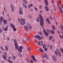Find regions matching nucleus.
<instances>
[{
  "mask_svg": "<svg viewBox=\"0 0 63 63\" xmlns=\"http://www.w3.org/2000/svg\"><path fill=\"white\" fill-rule=\"evenodd\" d=\"M3 22L4 24H7V21H6V20L5 19L3 20Z\"/></svg>",
  "mask_w": 63,
  "mask_h": 63,
  "instance_id": "obj_22",
  "label": "nucleus"
},
{
  "mask_svg": "<svg viewBox=\"0 0 63 63\" xmlns=\"http://www.w3.org/2000/svg\"><path fill=\"white\" fill-rule=\"evenodd\" d=\"M34 8L36 11H38V9L36 7H34Z\"/></svg>",
  "mask_w": 63,
  "mask_h": 63,
  "instance_id": "obj_35",
  "label": "nucleus"
},
{
  "mask_svg": "<svg viewBox=\"0 0 63 63\" xmlns=\"http://www.w3.org/2000/svg\"><path fill=\"white\" fill-rule=\"evenodd\" d=\"M58 34H60V32H59V31H58Z\"/></svg>",
  "mask_w": 63,
  "mask_h": 63,
  "instance_id": "obj_55",
  "label": "nucleus"
},
{
  "mask_svg": "<svg viewBox=\"0 0 63 63\" xmlns=\"http://www.w3.org/2000/svg\"><path fill=\"white\" fill-rule=\"evenodd\" d=\"M4 55H4H2V57L4 59V60H7V59H6V57H7V55L6 54V52H4Z\"/></svg>",
  "mask_w": 63,
  "mask_h": 63,
  "instance_id": "obj_5",
  "label": "nucleus"
},
{
  "mask_svg": "<svg viewBox=\"0 0 63 63\" xmlns=\"http://www.w3.org/2000/svg\"><path fill=\"white\" fill-rule=\"evenodd\" d=\"M8 58H9V59H11V58L10 57H8Z\"/></svg>",
  "mask_w": 63,
  "mask_h": 63,
  "instance_id": "obj_61",
  "label": "nucleus"
},
{
  "mask_svg": "<svg viewBox=\"0 0 63 63\" xmlns=\"http://www.w3.org/2000/svg\"><path fill=\"white\" fill-rule=\"evenodd\" d=\"M56 50L57 51H58V52L59 51V50L57 48L56 49Z\"/></svg>",
  "mask_w": 63,
  "mask_h": 63,
  "instance_id": "obj_48",
  "label": "nucleus"
},
{
  "mask_svg": "<svg viewBox=\"0 0 63 63\" xmlns=\"http://www.w3.org/2000/svg\"><path fill=\"white\" fill-rule=\"evenodd\" d=\"M61 1H59V3H61Z\"/></svg>",
  "mask_w": 63,
  "mask_h": 63,
  "instance_id": "obj_59",
  "label": "nucleus"
},
{
  "mask_svg": "<svg viewBox=\"0 0 63 63\" xmlns=\"http://www.w3.org/2000/svg\"><path fill=\"white\" fill-rule=\"evenodd\" d=\"M43 43H42L41 44V45L42 46H43Z\"/></svg>",
  "mask_w": 63,
  "mask_h": 63,
  "instance_id": "obj_64",
  "label": "nucleus"
},
{
  "mask_svg": "<svg viewBox=\"0 0 63 63\" xmlns=\"http://www.w3.org/2000/svg\"><path fill=\"white\" fill-rule=\"evenodd\" d=\"M19 14L20 15H23V11L21 10V7H20L19 8Z\"/></svg>",
  "mask_w": 63,
  "mask_h": 63,
  "instance_id": "obj_6",
  "label": "nucleus"
},
{
  "mask_svg": "<svg viewBox=\"0 0 63 63\" xmlns=\"http://www.w3.org/2000/svg\"><path fill=\"white\" fill-rule=\"evenodd\" d=\"M2 32V30L1 29H0V33H1Z\"/></svg>",
  "mask_w": 63,
  "mask_h": 63,
  "instance_id": "obj_47",
  "label": "nucleus"
},
{
  "mask_svg": "<svg viewBox=\"0 0 63 63\" xmlns=\"http://www.w3.org/2000/svg\"><path fill=\"white\" fill-rule=\"evenodd\" d=\"M61 6L62 7V8H63V5H61Z\"/></svg>",
  "mask_w": 63,
  "mask_h": 63,
  "instance_id": "obj_63",
  "label": "nucleus"
},
{
  "mask_svg": "<svg viewBox=\"0 0 63 63\" xmlns=\"http://www.w3.org/2000/svg\"><path fill=\"white\" fill-rule=\"evenodd\" d=\"M52 26L53 28V30H55V27L53 26Z\"/></svg>",
  "mask_w": 63,
  "mask_h": 63,
  "instance_id": "obj_29",
  "label": "nucleus"
},
{
  "mask_svg": "<svg viewBox=\"0 0 63 63\" xmlns=\"http://www.w3.org/2000/svg\"><path fill=\"white\" fill-rule=\"evenodd\" d=\"M55 53L56 55H58V53L57 52V51H55Z\"/></svg>",
  "mask_w": 63,
  "mask_h": 63,
  "instance_id": "obj_25",
  "label": "nucleus"
},
{
  "mask_svg": "<svg viewBox=\"0 0 63 63\" xmlns=\"http://www.w3.org/2000/svg\"><path fill=\"white\" fill-rule=\"evenodd\" d=\"M58 54L59 56H61V52H60V51H59Z\"/></svg>",
  "mask_w": 63,
  "mask_h": 63,
  "instance_id": "obj_32",
  "label": "nucleus"
},
{
  "mask_svg": "<svg viewBox=\"0 0 63 63\" xmlns=\"http://www.w3.org/2000/svg\"><path fill=\"white\" fill-rule=\"evenodd\" d=\"M26 60L29 63V61L28 60V59H26Z\"/></svg>",
  "mask_w": 63,
  "mask_h": 63,
  "instance_id": "obj_50",
  "label": "nucleus"
},
{
  "mask_svg": "<svg viewBox=\"0 0 63 63\" xmlns=\"http://www.w3.org/2000/svg\"><path fill=\"white\" fill-rule=\"evenodd\" d=\"M46 20L48 22V23L49 24H50V22H49V18H47L46 19Z\"/></svg>",
  "mask_w": 63,
  "mask_h": 63,
  "instance_id": "obj_18",
  "label": "nucleus"
},
{
  "mask_svg": "<svg viewBox=\"0 0 63 63\" xmlns=\"http://www.w3.org/2000/svg\"><path fill=\"white\" fill-rule=\"evenodd\" d=\"M3 18L2 16L0 17V25H1L2 24V20H3Z\"/></svg>",
  "mask_w": 63,
  "mask_h": 63,
  "instance_id": "obj_16",
  "label": "nucleus"
},
{
  "mask_svg": "<svg viewBox=\"0 0 63 63\" xmlns=\"http://www.w3.org/2000/svg\"><path fill=\"white\" fill-rule=\"evenodd\" d=\"M41 38V39H44V37H43V36H42Z\"/></svg>",
  "mask_w": 63,
  "mask_h": 63,
  "instance_id": "obj_49",
  "label": "nucleus"
},
{
  "mask_svg": "<svg viewBox=\"0 0 63 63\" xmlns=\"http://www.w3.org/2000/svg\"><path fill=\"white\" fill-rule=\"evenodd\" d=\"M40 18V26H41V27L43 29V32H44V34L46 36H48V33L45 30L44 28H43V27H44V19H43V17L42 16V15L41 14H40L39 15Z\"/></svg>",
  "mask_w": 63,
  "mask_h": 63,
  "instance_id": "obj_1",
  "label": "nucleus"
},
{
  "mask_svg": "<svg viewBox=\"0 0 63 63\" xmlns=\"http://www.w3.org/2000/svg\"><path fill=\"white\" fill-rule=\"evenodd\" d=\"M30 61L31 62V63H33V61L32 60H30Z\"/></svg>",
  "mask_w": 63,
  "mask_h": 63,
  "instance_id": "obj_44",
  "label": "nucleus"
},
{
  "mask_svg": "<svg viewBox=\"0 0 63 63\" xmlns=\"http://www.w3.org/2000/svg\"><path fill=\"white\" fill-rule=\"evenodd\" d=\"M43 11H39V13H43Z\"/></svg>",
  "mask_w": 63,
  "mask_h": 63,
  "instance_id": "obj_46",
  "label": "nucleus"
},
{
  "mask_svg": "<svg viewBox=\"0 0 63 63\" xmlns=\"http://www.w3.org/2000/svg\"><path fill=\"white\" fill-rule=\"evenodd\" d=\"M11 8L12 12H14V6L12 5L11 6Z\"/></svg>",
  "mask_w": 63,
  "mask_h": 63,
  "instance_id": "obj_15",
  "label": "nucleus"
},
{
  "mask_svg": "<svg viewBox=\"0 0 63 63\" xmlns=\"http://www.w3.org/2000/svg\"><path fill=\"white\" fill-rule=\"evenodd\" d=\"M8 26H7L4 29H3V30L4 31H7L8 30Z\"/></svg>",
  "mask_w": 63,
  "mask_h": 63,
  "instance_id": "obj_19",
  "label": "nucleus"
},
{
  "mask_svg": "<svg viewBox=\"0 0 63 63\" xmlns=\"http://www.w3.org/2000/svg\"><path fill=\"white\" fill-rule=\"evenodd\" d=\"M29 40H30V38H28L27 41H29Z\"/></svg>",
  "mask_w": 63,
  "mask_h": 63,
  "instance_id": "obj_51",
  "label": "nucleus"
},
{
  "mask_svg": "<svg viewBox=\"0 0 63 63\" xmlns=\"http://www.w3.org/2000/svg\"><path fill=\"white\" fill-rule=\"evenodd\" d=\"M60 50L61 51V52H62L63 53V49L62 48H60Z\"/></svg>",
  "mask_w": 63,
  "mask_h": 63,
  "instance_id": "obj_30",
  "label": "nucleus"
},
{
  "mask_svg": "<svg viewBox=\"0 0 63 63\" xmlns=\"http://www.w3.org/2000/svg\"><path fill=\"white\" fill-rule=\"evenodd\" d=\"M32 26L31 25H30L29 27L28 28V29H31V28H32Z\"/></svg>",
  "mask_w": 63,
  "mask_h": 63,
  "instance_id": "obj_41",
  "label": "nucleus"
},
{
  "mask_svg": "<svg viewBox=\"0 0 63 63\" xmlns=\"http://www.w3.org/2000/svg\"><path fill=\"white\" fill-rule=\"evenodd\" d=\"M52 2L53 3H54V0H52Z\"/></svg>",
  "mask_w": 63,
  "mask_h": 63,
  "instance_id": "obj_53",
  "label": "nucleus"
},
{
  "mask_svg": "<svg viewBox=\"0 0 63 63\" xmlns=\"http://www.w3.org/2000/svg\"><path fill=\"white\" fill-rule=\"evenodd\" d=\"M38 33L39 34H40V35H42V33L41 32H39Z\"/></svg>",
  "mask_w": 63,
  "mask_h": 63,
  "instance_id": "obj_45",
  "label": "nucleus"
},
{
  "mask_svg": "<svg viewBox=\"0 0 63 63\" xmlns=\"http://www.w3.org/2000/svg\"><path fill=\"white\" fill-rule=\"evenodd\" d=\"M47 32H49V31L48 30H47Z\"/></svg>",
  "mask_w": 63,
  "mask_h": 63,
  "instance_id": "obj_60",
  "label": "nucleus"
},
{
  "mask_svg": "<svg viewBox=\"0 0 63 63\" xmlns=\"http://www.w3.org/2000/svg\"><path fill=\"white\" fill-rule=\"evenodd\" d=\"M52 58L54 61L56 62V61H57V59H56V58H55V57H54V56H53Z\"/></svg>",
  "mask_w": 63,
  "mask_h": 63,
  "instance_id": "obj_10",
  "label": "nucleus"
},
{
  "mask_svg": "<svg viewBox=\"0 0 63 63\" xmlns=\"http://www.w3.org/2000/svg\"><path fill=\"white\" fill-rule=\"evenodd\" d=\"M10 25L11 26V27H12L13 28V29L14 31H16V28L15 27V26H14V25H13L12 24V23H10Z\"/></svg>",
  "mask_w": 63,
  "mask_h": 63,
  "instance_id": "obj_4",
  "label": "nucleus"
},
{
  "mask_svg": "<svg viewBox=\"0 0 63 63\" xmlns=\"http://www.w3.org/2000/svg\"><path fill=\"white\" fill-rule=\"evenodd\" d=\"M32 58L33 61H37V60L35 59V56L33 55H32Z\"/></svg>",
  "mask_w": 63,
  "mask_h": 63,
  "instance_id": "obj_11",
  "label": "nucleus"
},
{
  "mask_svg": "<svg viewBox=\"0 0 63 63\" xmlns=\"http://www.w3.org/2000/svg\"><path fill=\"white\" fill-rule=\"evenodd\" d=\"M4 47L5 49L6 50V51H8L9 50L8 49V47L7 46H5Z\"/></svg>",
  "mask_w": 63,
  "mask_h": 63,
  "instance_id": "obj_14",
  "label": "nucleus"
},
{
  "mask_svg": "<svg viewBox=\"0 0 63 63\" xmlns=\"http://www.w3.org/2000/svg\"><path fill=\"white\" fill-rule=\"evenodd\" d=\"M2 14L3 15H4V12H2Z\"/></svg>",
  "mask_w": 63,
  "mask_h": 63,
  "instance_id": "obj_56",
  "label": "nucleus"
},
{
  "mask_svg": "<svg viewBox=\"0 0 63 63\" xmlns=\"http://www.w3.org/2000/svg\"><path fill=\"white\" fill-rule=\"evenodd\" d=\"M46 11H48V10H49V9L47 7V6H46Z\"/></svg>",
  "mask_w": 63,
  "mask_h": 63,
  "instance_id": "obj_27",
  "label": "nucleus"
},
{
  "mask_svg": "<svg viewBox=\"0 0 63 63\" xmlns=\"http://www.w3.org/2000/svg\"><path fill=\"white\" fill-rule=\"evenodd\" d=\"M44 55H45L43 57V58H46L47 59V60H48V57H47V54H46V53H44Z\"/></svg>",
  "mask_w": 63,
  "mask_h": 63,
  "instance_id": "obj_9",
  "label": "nucleus"
},
{
  "mask_svg": "<svg viewBox=\"0 0 63 63\" xmlns=\"http://www.w3.org/2000/svg\"><path fill=\"white\" fill-rule=\"evenodd\" d=\"M23 1L24 3L25 4H27V1L26 0H23Z\"/></svg>",
  "mask_w": 63,
  "mask_h": 63,
  "instance_id": "obj_23",
  "label": "nucleus"
},
{
  "mask_svg": "<svg viewBox=\"0 0 63 63\" xmlns=\"http://www.w3.org/2000/svg\"><path fill=\"white\" fill-rule=\"evenodd\" d=\"M16 58V57L15 56H14L13 57V59H15V58Z\"/></svg>",
  "mask_w": 63,
  "mask_h": 63,
  "instance_id": "obj_52",
  "label": "nucleus"
},
{
  "mask_svg": "<svg viewBox=\"0 0 63 63\" xmlns=\"http://www.w3.org/2000/svg\"><path fill=\"white\" fill-rule=\"evenodd\" d=\"M46 45L44 44V45H43V48H45V47H46Z\"/></svg>",
  "mask_w": 63,
  "mask_h": 63,
  "instance_id": "obj_37",
  "label": "nucleus"
},
{
  "mask_svg": "<svg viewBox=\"0 0 63 63\" xmlns=\"http://www.w3.org/2000/svg\"><path fill=\"white\" fill-rule=\"evenodd\" d=\"M14 42L15 43V49L16 50H18V51L19 52H22V50L23 49V47L22 46H20L19 47V48L18 47V44L16 43V40L14 39Z\"/></svg>",
  "mask_w": 63,
  "mask_h": 63,
  "instance_id": "obj_2",
  "label": "nucleus"
},
{
  "mask_svg": "<svg viewBox=\"0 0 63 63\" xmlns=\"http://www.w3.org/2000/svg\"><path fill=\"white\" fill-rule=\"evenodd\" d=\"M1 49L3 50V51H4L5 50V49L3 48V47L1 46Z\"/></svg>",
  "mask_w": 63,
  "mask_h": 63,
  "instance_id": "obj_28",
  "label": "nucleus"
},
{
  "mask_svg": "<svg viewBox=\"0 0 63 63\" xmlns=\"http://www.w3.org/2000/svg\"><path fill=\"white\" fill-rule=\"evenodd\" d=\"M49 31L50 33H51L52 34H54V31H53V30H52V32L50 30Z\"/></svg>",
  "mask_w": 63,
  "mask_h": 63,
  "instance_id": "obj_21",
  "label": "nucleus"
},
{
  "mask_svg": "<svg viewBox=\"0 0 63 63\" xmlns=\"http://www.w3.org/2000/svg\"><path fill=\"white\" fill-rule=\"evenodd\" d=\"M39 50L41 53H43L44 52V50L42 48H39Z\"/></svg>",
  "mask_w": 63,
  "mask_h": 63,
  "instance_id": "obj_13",
  "label": "nucleus"
},
{
  "mask_svg": "<svg viewBox=\"0 0 63 63\" xmlns=\"http://www.w3.org/2000/svg\"><path fill=\"white\" fill-rule=\"evenodd\" d=\"M47 48H45V51H47Z\"/></svg>",
  "mask_w": 63,
  "mask_h": 63,
  "instance_id": "obj_43",
  "label": "nucleus"
},
{
  "mask_svg": "<svg viewBox=\"0 0 63 63\" xmlns=\"http://www.w3.org/2000/svg\"><path fill=\"white\" fill-rule=\"evenodd\" d=\"M30 25V24H29V23H27V26L28 28L29 27Z\"/></svg>",
  "mask_w": 63,
  "mask_h": 63,
  "instance_id": "obj_24",
  "label": "nucleus"
},
{
  "mask_svg": "<svg viewBox=\"0 0 63 63\" xmlns=\"http://www.w3.org/2000/svg\"><path fill=\"white\" fill-rule=\"evenodd\" d=\"M59 37L61 38H62V37L63 38V35H62V36L61 35H59Z\"/></svg>",
  "mask_w": 63,
  "mask_h": 63,
  "instance_id": "obj_36",
  "label": "nucleus"
},
{
  "mask_svg": "<svg viewBox=\"0 0 63 63\" xmlns=\"http://www.w3.org/2000/svg\"><path fill=\"white\" fill-rule=\"evenodd\" d=\"M24 28L25 29H28V28L26 26H24Z\"/></svg>",
  "mask_w": 63,
  "mask_h": 63,
  "instance_id": "obj_34",
  "label": "nucleus"
},
{
  "mask_svg": "<svg viewBox=\"0 0 63 63\" xmlns=\"http://www.w3.org/2000/svg\"><path fill=\"white\" fill-rule=\"evenodd\" d=\"M4 11H6V8H5V7L4 8Z\"/></svg>",
  "mask_w": 63,
  "mask_h": 63,
  "instance_id": "obj_54",
  "label": "nucleus"
},
{
  "mask_svg": "<svg viewBox=\"0 0 63 63\" xmlns=\"http://www.w3.org/2000/svg\"><path fill=\"white\" fill-rule=\"evenodd\" d=\"M50 18L51 19H52V18L51 17V16H50Z\"/></svg>",
  "mask_w": 63,
  "mask_h": 63,
  "instance_id": "obj_58",
  "label": "nucleus"
},
{
  "mask_svg": "<svg viewBox=\"0 0 63 63\" xmlns=\"http://www.w3.org/2000/svg\"><path fill=\"white\" fill-rule=\"evenodd\" d=\"M37 22H39V21H40V18H39V17H38V18L37 19Z\"/></svg>",
  "mask_w": 63,
  "mask_h": 63,
  "instance_id": "obj_26",
  "label": "nucleus"
},
{
  "mask_svg": "<svg viewBox=\"0 0 63 63\" xmlns=\"http://www.w3.org/2000/svg\"><path fill=\"white\" fill-rule=\"evenodd\" d=\"M52 38H53V37H52V36H50L49 37V39L50 40H51V39H52Z\"/></svg>",
  "mask_w": 63,
  "mask_h": 63,
  "instance_id": "obj_31",
  "label": "nucleus"
},
{
  "mask_svg": "<svg viewBox=\"0 0 63 63\" xmlns=\"http://www.w3.org/2000/svg\"><path fill=\"white\" fill-rule=\"evenodd\" d=\"M23 7H24L26 9H27V5H26V4H25L24 3L22 4Z\"/></svg>",
  "mask_w": 63,
  "mask_h": 63,
  "instance_id": "obj_17",
  "label": "nucleus"
},
{
  "mask_svg": "<svg viewBox=\"0 0 63 63\" xmlns=\"http://www.w3.org/2000/svg\"><path fill=\"white\" fill-rule=\"evenodd\" d=\"M50 49H52V47H53V46H52L51 45H50Z\"/></svg>",
  "mask_w": 63,
  "mask_h": 63,
  "instance_id": "obj_40",
  "label": "nucleus"
},
{
  "mask_svg": "<svg viewBox=\"0 0 63 63\" xmlns=\"http://www.w3.org/2000/svg\"><path fill=\"white\" fill-rule=\"evenodd\" d=\"M21 20L20 21V24L22 25H23L24 24H25L26 23L25 21V19L23 18H21Z\"/></svg>",
  "mask_w": 63,
  "mask_h": 63,
  "instance_id": "obj_3",
  "label": "nucleus"
},
{
  "mask_svg": "<svg viewBox=\"0 0 63 63\" xmlns=\"http://www.w3.org/2000/svg\"><path fill=\"white\" fill-rule=\"evenodd\" d=\"M7 40H10V39H9V38H7Z\"/></svg>",
  "mask_w": 63,
  "mask_h": 63,
  "instance_id": "obj_57",
  "label": "nucleus"
},
{
  "mask_svg": "<svg viewBox=\"0 0 63 63\" xmlns=\"http://www.w3.org/2000/svg\"><path fill=\"white\" fill-rule=\"evenodd\" d=\"M39 8L40 9H42V6L41 5H40L39 6Z\"/></svg>",
  "mask_w": 63,
  "mask_h": 63,
  "instance_id": "obj_38",
  "label": "nucleus"
},
{
  "mask_svg": "<svg viewBox=\"0 0 63 63\" xmlns=\"http://www.w3.org/2000/svg\"><path fill=\"white\" fill-rule=\"evenodd\" d=\"M8 61L10 63H13L10 60H8Z\"/></svg>",
  "mask_w": 63,
  "mask_h": 63,
  "instance_id": "obj_42",
  "label": "nucleus"
},
{
  "mask_svg": "<svg viewBox=\"0 0 63 63\" xmlns=\"http://www.w3.org/2000/svg\"><path fill=\"white\" fill-rule=\"evenodd\" d=\"M31 7H33V4H31L30 5H28V7L29 8V9H30V8H31Z\"/></svg>",
  "mask_w": 63,
  "mask_h": 63,
  "instance_id": "obj_12",
  "label": "nucleus"
},
{
  "mask_svg": "<svg viewBox=\"0 0 63 63\" xmlns=\"http://www.w3.org/2000/svg\"><path fill=\"white\" fill-rule=\"evenodd\" d=\"M18 21L19 22V21H20V19H18Z\"/></svg>",
  "mask_w": 63,
  "mask_h": 63,
  "instance_id": "obj_62",
  "label": "nucleus"
},
{
  "mask_svg": "<svg viewBox=\"0 0 63 63\" xmlns=\"http://www.w3.org/2000/svg\"><path fill=\"white\" fill-rule=\"evenodd\" d=\"M57 6L58 7H59L60 8V11L61 12L62 14L63 13V11H62V9H61V7H60L59 6V4H58V3H57Z\"/></svg>",
  "mask_w": 63,
  "mask_h": 63,
  "instance_id": "obj_8",
  "label": "nucleus"
},
{
  "mask_svg": "<svg viewBox=\"0 0 63 63\" xmlns=\"http://www.w3.org/2000/svg\"><path fill=\"white\" fill-rule=\"evenodd\" d=\"M34 38H37V39H38L40 40H41L42 39V38L39 35H35L34 36Z\"/></svg>",
  "mask_w": 63,
  "mask_h": 63,
  "instance_id": "obj_7",
  "label": "nucleus"
},
{
  "mask_svg": "<svg viewBox=\"0 0 63 63\" xmlns=\"http://www.w3.org/2000/svg\"><path fill=\"white\" fill-rule=\"evenodd\" d=\"M28 51H30V50L31 49V48H30V47H28Z\"/></svg>",
  "mask_w": 63,
  "mask_h": 63,
  "instance_id": "obj_39",
  "label": "nucleus"
},
{
  "mask_svg": "<svg viewBox=\"0 0 63 63\" xmlns=\"http://www.w3.org/2000/svg\"><path fill=\"white\" fill-rule=\"evenodd\" d=\"M45 3L46 5H48V3L47 2V0H45Z\"/></svg>",
  "mask_w": 63,
  "mask_h": 63,
  "instance_id": "obj_20",
  "label": "nucleus"
},
{
  "mask_svg": "<svg viewBox=\"0 0 63 63\" xmlns=\"http://www.w3.org/2000/svg\"><path fill=\"white\" fill-rule=\"evenodd\" d=\"M38 44L39 46H41V42L39 41L38 42Z\"/></svg>",
  "mask_w": 63,
  "mask_h": 63,
  "instance_id": "obj_33",
  "label": "nucleus"
}]
</instances>
